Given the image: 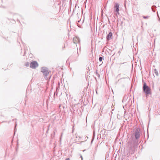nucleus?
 I'll use <instances>...</instances> for the list:
<instances>
[{"label": "nucleus", "instance_id": "f257e3e1", "mask_svg": "<svg viewBox=\"0 0 160 160\" xmlns=\"http://www.w3.org/2000/svg\"><path fill=\"white\" fill-rule=\"evenodd\" d=\"M119 4L117 3H115L114 7V14L117 15L118 14L119 15Z\"/></svg>", "mask_w": 160, "mask_h": 160}, {"label": "nucleus", "instance_id": "f03ea898", "mask_svg": "<svg viewBox=\"0 0 160 160\" xmlns=\"http://www.w3.org/2000/svg\"><path fill=\"white\" fill-rule=\"evenodd\" d=\"M143 89L144 92L147 94H148L150 93V88L146 85L145 83H144Z\"/></svg>", "mask_w": 160, "mask_h": 160}, {"label": "nucleus", "instance_id": "7ed1b4c3", "mask_svg": "<svg viewBox=\"0 0 160 160\" xmlns=\"http://www.w3.org/2000/svg\"><path fill=\"white\" fill-rule=\"evenodd\" d=\"M38 64L36 61H33L30 63V67L34 69L38 67Z\"/></svg>", "mask_w": 160, "mask_h": 160}, {"label": "nucleus", "instance_id": "20e7f679", "mask_svg": "<svg viewBox=\"0 0 160 160\" xmlns=\"http://www.w3.org/2000/svg\"><path fill=\"white\" fill-rule=\"evenodd\" d=\"M73 41L74 43L78 44L80 43V39L78 37H75L73 38Z\"/></svg>", "mask_w": 160, "mask_h": 160}, {"label": "nucleus", "instance_id": "39448f33", "mask_svg": "<svg viewBox=\"0 0 160 160\" xmlns=\"http://www.w3.org/2000/svg\"><path fill=\"white\" fill-rule=\"evenodd\" d=\"M112 33L111 32H109L107 36V39L108 40H109L112 39Z\"/></svg>", "mask_w": 160, "mask_h": 160}, {"label": "nucleus", "instance_id": "423d86ee", "mask_svg": "<svg viewBox=\"0 0 160 160\" xmlns=\"http://www.w3.org/2000/svg\"><path fill=\"white\" fill-rule=\"evenodd\" d=\"M139 131L138 129H136L135 133V136L136 139L138 138L139 137Z\"/></svg>", "mask_w": 160, "mask_h": 160}, {"label": "nucleus", "instance_id": "0eeeda50", "mask_svg": "<svg viewBox=\"0 0 160 160\" xmlns=\"http://www.w3.org/2000/svg\"><path fill=\"white\" fill-rule=\"evenodd\" d=\"M48 70L45 67H42V68L41 69V72L43 73H44L47 71Z\"/></svg>", "mask_w": 160, "mask_h": 160}, {"label": "nucleus", "instance_id": "6e6552de", "mask_svg": "<svg viewBox=\"0 0 160 160\" xmlns=\"http://www.w3.org/2000/svg\"><path fill=\"white\" fill-rule=\"evenodd\" d=\"M43 74L45 76H47L48 74V71H47L44 73H43Z\"/></svg>", "mask_w": 160, "mask_h": 160}, {"label": "nucleus", "instance_id": "1a4fd4ad", "mask_svg": "<svg viewBox=\"0 0 160 160\" xmlns=\"http://www.w3.org/2000/svg\"><path fill=\"white\" fill-rule=\"evenodd\" d=\"M29 62H27L26 63H25V65L26 67H28L29 66Z\"/></svg>", "mask_w": 160, "mask_h": 160}, {"label": "nucleus", "instance_id": "9d476101", "mask_svg": "<svg viewBox=\"0 0 160 160\" xmlns=\"http://www.w3.org/2000/svg\"><path fill=\"white\" fill-rule=\"evenodd\" d=\"M102 57H99V60L100 61H102Z\"/></svg>", "mask_w": 160, "mask_h": 160}, {"label": "nucleus", "instance_id": "9b49d317", "mask_svg": "<svg viewBox=\"0 0 160 160\" xmlns=\"http://www.w3.org/2000/svg\"><path fill=\"white\" fill-rule=\"evenodd\" d=\"M148 16H146V17L143 16V18H145V19L147 18H148Z\"/></svg>", "mask_w": 160, "mask_h": 160}, {"label": "nucleus", "instance_id": "f8f14e48", "mask_svg": "<svg viewBox=\"0 0 160 160\" xmlns=\"http://www.w3.org/2000/svg\"><path fill=\"white\" fill-rule=\"evenodd\" d=\"M66 160H70V158H67L66 159Z\"/></svg>", "mask_w": 160, "mask_h": 160}]
</instances>
